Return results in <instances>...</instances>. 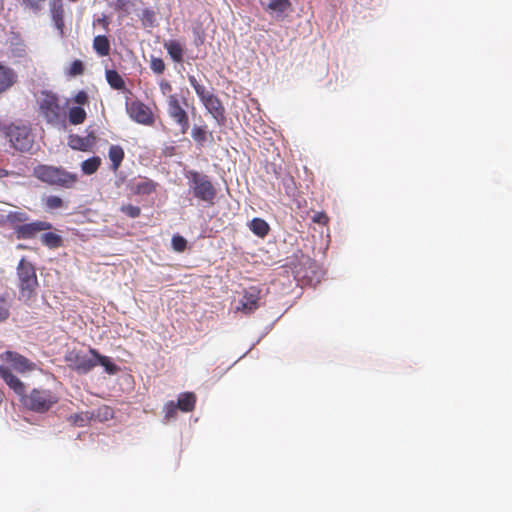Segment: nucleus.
I'll return each instance as SVG.
<instances>
[{
    "label": "nucleus",
    "instance_id": "obj_1",
    "mask_svg": "<svg viewBox=\"0 0 512 512\" xmlns=\"http://www.w3.org/2000/svg\"><path fill=\"white\" fill-rule=\"evenodd\" d=\"M33 175L40 181L53 186H59L65 189L74 188L78 181V175L67 170L51 166L38 165L33 169Z\"/></svg>",
    "mask_w": 512,
    "mask_h": 512
},
{
    "label": "nucleus",
    "instance_id": "obj_2",
    "mask_svg": "<svg viewBox=\"0 0 512 512\" xmlns=\"http://www.w3.org/2000/svg\"><path fill=\"white\" fill-rule=\"evenodd\" d=\"M1 358L7 363L0 366V375L6 384H23L12 374V369L23 375L38 370L33 362L16 352L6 351Z\"/></svg>",
    "mask_w": 512,
    "mask_h": 512
},
{
    "label": "nucleus",
    "instance_id": "obj_3",
    "mask_svg": "<svg viewBox=\"0 0 512 512\" xmlns=\"http://www.w3.org/2000/svg\"><path fill=\"white\" fill-rule=\"evenodd\" d=\"M39 112L46 122L54 127H63L66 120L64 104L53 93L42 92L39 97Z\"/></svg>",
    "mask_w": 512,
    "mask_h": 512
},
{
    "label": "nucleus",
    "instance_id": "obj_4",
    "mask_svg": "<svg viewBox=\"0 0 512 512\" xmlns=\"http://www.w3.org/2000/svg\"><path fill=\"white\" fill-rule=\"evenodd\" d=\"M16 274L20 289V299L28 301L34 295L38 286L35 267L31 262L22 258L18 263Z\"/></svg>",
    "mask_w": 512,
    "mask_h": 512
},
{
    "label": "nucleus",
    "instance_id": "obj_5",
    "mask_svg": "<svg viewBox=\"0 0 512 512\" xmlns=\"http://www.w3.org/2000/svg\"><path fill=\"white\" fill-rule=\"evenodd\" d=\"M189 186L196 198L208 203H212L216 191L206 175L192 171L188 176Z\"/></svg>",
    "mask_w": 512,
    "mask_h": 512
},
{
    "label": "nucleus",
    "instance_id": "obj_6",
    "mask_svg": "<svg viewBox=\"0 0 512 512\" xmlns=\"http://www.w3.org/2000/svg\"><path fill=\"white\" fill-rule=\"evenodd\" d=\"M6 137L12 147L20 152H28L31 150L34 143V136L27 126H10L6 131Z\"/></svg>",
    "mask_w": 512,
    "mask_h": 512
},
{
    "label": "nucleus",
    "instance_id": "obj_7",
    "mask_svg": "<svg viewBox=\"0 0 512 512\" xmlns=\"http://www.w3.org/2000/svg\"><path fill=\"white\" fill-rule=\"evenodd\" d=\"M65 360L77 371L86 373L94 368V362L97 361V358L95 357V349H89L88 352L73 349L66 352Z\"/></svg>",
    "mask_w": 512,
    "mask_h": 512
},
{
    "label": "nucleus",
    "instance_id": "obj_8",
    "mask_svg": "<svg viewBox=\"0 0 512 512\" xmlns=\"http://www.w3.org/2000/svg\"><path fill=\"white\" fill-rule=\"evenodd\" d=\"M167 113L172 121L179 127L180 134L187 133L190 127L188 114L181 106L176 95H170L168 97Z\"/></svg>",
    "mask_w": 512,
    "mask_h": 512
},
{
    "label": "nucleus",
    "instance_id": "obj_9",
    "mask_svg": "<svg viewBox=\"0 0 512 512\" xmlns=\"http://www.w3.org/2000/svg\"><path fill=\"white\" fill-rule=\"evenodd\" d=\"M260 290L255 287H249L244 290L243 295L238 300H234L235 311H242L244 313H251L258 308Z\"/></svg>",
    "mask_w": 512,
    "mask_h": 512
},
{
    "label": "nucleus",
    "instance_id": "obj_10",
    "mask_svg": "<svg viewBox=\"0 0 512 512\" xmlns=\"http://www.w3.org/2000/svg\"><path fill=\"white\" fill-rule=\"evenodd\" d=\"M52 225L46 221H35L25 223L15 228L18 239H29L34 237L38 232L50 230Z\"/></svg>",
    "mask_w": 512,
    "mask_h": 512
},
{
    "label": "nucleus",
    "instance_id": "obj_11",
    "mask_svg": "<svg viewBox=\"0 0 512 512\" xmlns=\"http://www.w3.org/2000/svg\"><path fill=\"white\" fill-rule=\"evenodd\" d=\"M202 104L218 124L224 120V107L214 94L210 98L206 99Z\"/></svg>",
    "mask_w": 512,
    "mask_h": 512
},
{
    "label": "nucleus",
    "instance_id": "obj_12",
    "mask_svg": "<svg viewBox=\"0 0 512 512\" xmlns=\"http://www.w3.org/2000/svg\"><path fill=\"white\" fill-rule=\"evenodd\" d=\"M129 112L131 118L138 123L149 124L151 122V113L148 107L142 103H132Z\"/></svg>",
    "mask_w": 512,
    "mask_h": 512
},
{
    "label": "nucleus",
    "instance_id": "obj_13",
    "mask_svg": "<svg viewBox=\"0 0 512 512\" xmlns=\"http://www.w3.org/2000/svg\"><path fill=\"white\" fill-rule=\"evenodd\" d=\"M156 184L147 178L134 180L130 183V190L137 195H149L154 192Z\"/></svg>",
    "mask_w": 512,
    "mask_h": 512
},
{
    "label": "nucleus",
    "instance_id": "obj_14",
    "mask_svg": "<svg viewBox=\"0 0 512 512\" xmlns=\"http://www.w3.org/2000/svg\"><path fill=\"white\" fill-rule=\"evenodd\" d=\"M164 48L174 62L180 63L183 60L184 45L177 40H168L164 42Z\"/></svg>",
    "mask_w": 512,
    "mask_h": 512
},
{
    "label": "nucleus",
    "instance_id": "obj_15",
    "mask_svg": "<svg viewBox=\"0 0 512 512\" xmlns=\"http://www.w3.org/2000/svg\"><path fill=\"white\" fill-rule=\"evenodd\" d=\"M290 5L289 0H273L267 5V10L271 12L275 19L280 20L285 17Z\"/></svg>",
    "mask_w": 512,
    "mask_h": 512
},
{
    "label": "nucleus",
    "instance_id": "obj_16",
    "mask_svg": "<svg viewBox=\"0 0 512 512\" xmlns=\"http://www.w3.org/2000/svg\"><path fill=\"white\" fill-rule=\"evenodd\" d=\"M95 357L97 358V361L94 362V367L101 366L104 372L109 375H114L119 371V367L110 357L101 355L96 350Z\"/></svg>",
    "mask_w": 512,
    "mask_h": 512
},
{
    "label": "nucleus",
    "instance_id": "obj_17",
    "mask_svg": "<svg viewBox=\"0 0 512 512\" xmlns=\"http://www.w3.org/2000/svg\"><path fill=\"white\" fill-rule=\"evenodd\" d=\"M15 80V73L10 68L0 65V93L12 86Z\"/></svg>",
    "mask_w": 512,
    "mask_h": 512
},
{
    "label": "nucleus",
    "instance_id": "obj_18",
    "mask_svg": "<svg viewBox=\"0 0 512 512\" xmlns=\"http://www.w3.org/2000/svg\"><path fill=\"white\" fill-rule=\"evenodd\" d=\"M93 48L100 56H107L110 52V43L106 36L98 35L93 40Z\"/></svg>",
    "mask_w": 512,
    "mask_h": 512
},
{
    "label": "nucleus",
    "instance_id": "obj_19",
    "mask_svg": "<svg viewBox=\"0 0 512 512\" xmlns=\"http://www.w3.org/2000/svg\"><path fill=\"white\" fill-rule=\"evenodd\" d=\"M109 159L112 162V169L113 171H117L119 168L123 158H124V151L123 149L118 145H112L109 148L108 153Z\"/></svg>",
    "mask_w": 512,
    "mask_h": 512
},
{
    "label": "nucleus",
    "instance_id": "obj_20",
    "mask_svg": "<svg viewBox=\"0 0 512 512\" xmlns=\"http://www.w3.org/2000/svg\"><path fill=\"white\" fill-rule=\"evenodd\" d=\"M249 228L255 235L259 237L266 236L269 231V225L267 222L260 218H254L249 223Z\"/></svg>",
    "mask_w": 512,
    "mask_h": 512
},
{
    "label": "nucleus",
    "instance_id": "obj_21",
    "mask_svg": "<svg viewBox=\"0 0 512 512\" xmlns=\"http://www.w3.org/2000/svg\"><path fill=\"white\" fill-rule=\"evenodd\" d=\"M101 164V158L94 156L81 163V170L86 175L94 174Z\"/></svg>",
    "mask_w": 512,
    "mask_h": 512
},
{
    "label": "nucleus",
    "instance_id": "obj_22",
    "mask_svg": "<svg viewBox=\"0 0 512 512\" xmlns=\"http://www.w3.org/2000/svg\"><path fill=\"white\" fill-rule=\"evenodd\" d=\"M46 211H54L64 207V201L56 195H49L42 198Z\"/></svg>",
    "mask_w": 512,
    "mask_h": 512
},
{
    "label": "nucleus",
    "instance_id": "obj_23",
    "mask_svg": "<svg viewBox=\"0 0 512 512\" xmlns=\"http://www.w3.org/2000/svg\"><path fill=\"white\" fill-rule=\"evenodd\" d=\"M106 79L109 85L114 89L120 90L125 86L123 78L115 70H107Z\"/></svg>",
    "mask_w": 512,
    "mask_h": 512
},
{
    "label": "nucleus",
    "instance_id": "obj_24",
    "mask_svg": "<svg viewBox=\"0 0 512 512\" xmlns=\"http://www.w3.org/2000/svg\"><path fill=\"white\" fill-rule=\"evenodd\" d=\"M68 118L71 124L78 125L82 123L86 118V112L83 108L76 106L69 110Z\"/></svg>",
    "mask_w": 512,
    "mask_h": 512
},
{
    "label": "nucleus",
    "instance_id": "obj_25",
    "mask_svg": "<svg viewBox=\"0 0 512 512\" xmlns=\"http://www.w3.org/2000/svg\"><path fill=\"white\" fill-rule=\"evenodd\" d=\"M4 220L13 224V223H24L29 220V216L26 212L22 210L9 211L6 215H4Z\"/></svg>",
    "mask_w": 512,
    "mask_h": 512
},
{
    "label": "nucleus",
    "instance_id": "obj_26",
    "mask_svg": "<svg viewBox=\"0 0 512 512\" xmlns=\"http://www.w3.org/2000/svg\"><path fill=\"white\" fill-rule=\"evenodd\" d=\"M41 242L49 248H57L61 245L62 239L59 235L48 232L41 236Z\"/></svg>",
    "mask_w": 512,
    "mask_h": 512
},
{
    "label": "nucleus",
    "instance_id": "obj_27",
    "mask_svg": "<svg viewBox=\"0 0 512 512\" xmlns=\"http://www.w3.org/2000/svg\"><path fill=\"white\" fill-rule=\"evenodd\" d=\"M69 145L73 149L85 151L91 145V140H90L89 137L81 138V137H78V136H71L70 137V141H69Z\"/></svg>",
    "mask_w": 512,
    "mask_h": 512
},
{
    "label": "nucleus",
    "instance_id": "obj_28",
    "mask_svg": "<svg viewBox=\"0 0 512 512\" xmlns=\"http://www.w3.org/2000/svg\"><path fill=\"white\" fill-rule=\"evenodd\" d=\"M47 1L48 0H22V3L34 13H38L44 9Z\"/></svg>",
    "mask_w": 512,
    "mask_h": 512
},
{
    "label": "nucleus",
    "instance_id": "obj_29",
    "mask_svg": "<svg viewBox=\"0 0 512 512\" xmlns=\"http://www.w3.org/2000/svg\"><path fill=\"white\" fill-rule=\"evenodd\" d=\"M150 68L153 72H155L157 74H161L165 70V64L162 59L152 57V59L150 61Z\"/></svg>",
    "mask_w": 512,
    "mask_h": 512
},
{
    "label": "nucleus",
    "instance_id": "obj_30",
    "mask_svg": "<svg viewBox=\"0 0 512 512\" xmlns=\"http://www.w3.org/2000/svg\"><path fill=\"white\" fill-rule=\"evenodd\" d=\"M191 135L195 141L200 143L204 142L206 139V131L202 127L195 126L192 129Z\"/></svg>",
    "mask_w": 512,
    "mask_h": 512
},
{
    "label": "nucleus",
    "instance_id": "obj_31",
    "mask_svg": "<svg viewBox=\"0 0 512 512\" xmlns=\"http://www.w3.org/2000/svg\"><path fill=\"white\" fill-rule=\"evenodd\" d=\"M186 243V240L182 236L177 235L172 238V246L175 251H183L186 247Z\"/></svg>",
    "mask_w": 512,
    "mask_h": 512
},
{
    "label": "nucleus",
    "instance_id": "obj_32",
    "mask_svg": "<svg viewBox=\"0 0 512 512\" xmlns=\"http://www.w3.org/2000/svg\"><path fill=\"white\" fill-rule=\"evenodd\" d=\"M195 92L202 103L213 95L211 91H209L206 87L200 84L198 87H196Z\"/></svg>",
    "mask_w": 512,
    "mask_h": 512
},
{
    "label": "nucleus",
    "instance_id": "obj_33",
    "mask_svg": "<svg viewBox=\"0 0 512 512\" xmlns=\"http://www.w3.org/2000/svg\"><path fill=\"white\" fill-rule=\"evenodd\" d=\"M195 92L202 103L213 95L211 91H209L206 87L200 84L198 87H196Z\"/></svg>",
    "mask_w": 512,
    "mask_h": 512
},
{
    "label": "nucleus",
    "instance_id": "obj_34",
    "mask_svg": "<svg viewBox=\"0 0 512 512\" xmlns=\"http://www.w3.org/2000/svg\"><path fill=\"white\" fill-rule=\"evenodd\" d=\"M122 211L131 218H136L140 215V208L133 205L123 206Z\"/></svg>",
    "mask_w": 512,
    "mask_h": 512
},
{
    "label": "nucleus",
    "instance_id": "obj_35",
    "mask_svg": "<svg viewBox=\"0 0 512 512\" xmlns=\"http://www.w3.org/2000/svg\"><path fill=\"white\" fill-rule=\"evenodd\" d=\"M70 74L71 75H80L83 72V64L80 60H75L70 67Z\"/></svg>",
    "mask_w": 512,
    "mask_h": 512
},
{
    "label": "nucleus",
    "instance_id": "obj_36",
    "mask_svg": "<svg viewBox=\"0 0 512 512\" xmlns=\"http://www.w3.org/2000/svg\"><path fill=\"white\" fill-rule=\"evenodd\" d=\"M74 100L77 104H84L87 101V94L83 91H80L77 93Z\"/></svg>",
    "mask_w": 512,
    "mask_h": 512
},
{
    "label": "nucleus",
    "instance_id": "obj_37",
    "mask_svg": "<svg viewBox=\"0 0 512 512\" xmlns=\"http://www.w3.org/2000/svg\"><path fill=\"white\" fill-rule=\"evenodd\" d=\"M9 312L3 306H0V321H4L8 318Z\"/></svg>",
    "mask_w": 512,
    "mask_h": 512
},
{
    "label": "nucleus",
    "instance_id": "obj_38",
    "mask_svg": "<svg viewBox=\"0 0 512 512\" xmlns=\"http://www.w3.org/2000/svg\"><path fill=\"white\" fill-rule=\"evenodd\" d=\"M188 80H189L190 85L194 88V90L196 89V87L199 86L198 81L196 80V78L193 75H189Z\"/></svg>",
    "mask_w": 512,
    "mask_h": 512
},
{
    "label": "nucleus",
    "instance_id": "obj_39",
    "mask_svg": "<svg viewBox=\"0 0 512 512\" xmlns=\"http://www.w3.org/2000/svg\"><path fill=\"white\" fill-rule=\"evenodd\" d=\"M160 88L162 92L165 93L166 91L171 90V85L167 81H163L160 83Z\"/></svg>",
    "mask_w": 512,
    "mask_h": 512
},
{
    "label": "nucleus",
    "instance_id": "obj_40",
    "mask_svg": "<svg viewBox=\"0 0 512 512\" xmlns=\"http://www.w3.org/2000/svg\"><path fill=\"white\" fill-rule=\"evenodd\" d=\"M12 174H14V173L11 171H8L6 169H0V178L7 177Z\"/></svg>",
    "mask_w": 512,
    "mask_h": 512
},
{
    "label": "nucleus",
    "instance_id": "obj_41",
    "mask_svg": "<svg viewBox=\"0 0 512 512\" xmlns=\"http://www.w3.org/2000/svg\"><path fill=\"white\" fill-rule=\"evenodd\" d=\"M4 221V215H0V222Z\"/></svg>",
    "mask_w": 512,
    "mask_h": 512
}]
</instances>
